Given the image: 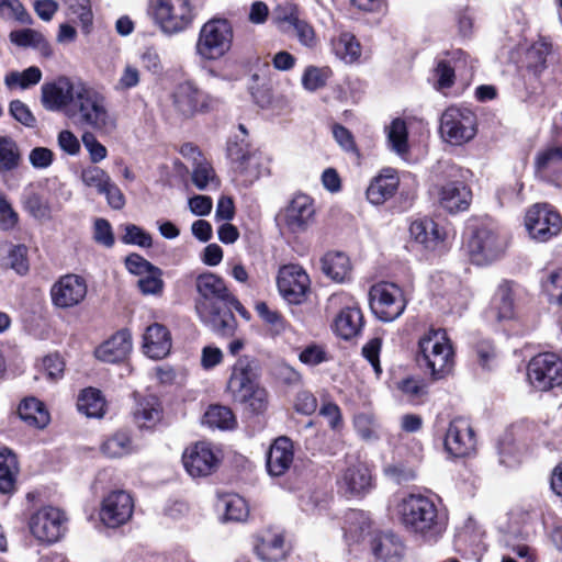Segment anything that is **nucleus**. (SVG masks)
Returning a JSON list of instances; mask_svg holds the SVG:
<instances>
[{
  "label": "nucleus",
  "instance_id": "f257e3e1",
  "mask_svg": "<svg viewBox=\"0 0 562 562\" xmlns=\"http://www.w3.org/2000/svg\"><path fill=\"white\" fill-rule=\"evenodd\" d=\"M195 289V311L201 322L218 336L233 337L238 324L228 311L233 293L225 281L215 273L205 272L198 276Z\"/></svg>",
  "mask_w": 562,
  "mask_h": 562
},
{
  "label": "nucleus",
  "instance_id": "f03ea898",
  "mask_svg": "<svg viewBox=\"0 0 562 562\" xmlns=\"http://www.w3.org/2000/svg\"><path fill=\"white\" fill-rule=\"evenodd\" d=\"M404 528L427 543H436L447 529V516L436 503L422 494H409L397 505Z\"/></svg>",
  "mask_w": 562,
  "mask_h": 562
},
{
  "label": "nucleus",
  "instance_id": "7ed1b4c3",
  "mask_svg": "<svg viewBox=\"0 0 562 562\" xmlns=\"http://www.w3.org/2000/svg\"><path fill=\"white\" fill-rule=\"evenodd\" d=\"M71 105L67 117L77 127L93 131L102 136L116 131L117 121L108 108L106 98L87 82Z\"/></svg>",
  "mask_w": 562,
  "mask_h": 562
},
{
  "label": "nucleus",
  "instance_id": "20e7f679",
  "mask_svg": "<svg viewBox=\"0 0 562 562\" xmlns=\"http://www.w3.org/2000/svg\"><path fill=\"white\" fill-rule=\"evenodd\" d=\"M257 375L255 358L241 356L233 364L226 386L233 402L254 413L263 412L268 403L267 391L257 383Z\"/></svg>",
  "mask_w": 562,
  "mask_h": 562
},
{
  "label": "nucleus",
  "instance_id": "39448f33",
  "mask_svg": "<svg viewBox=\"0 0 562 562\" xmlns=\"http://www.w3.org/2000/svg\"><path fill=\"white\" fill-rule=\"evenodd\" d=\"M420 358L434 379L445 376L453 366V350L445 329H430L419 340Z\"/></svg>",
  "mask_w": 562,
  "mask_h": 562
},
{
  "label": "nucleus",
  "instance_id": "423d86ee",
  "mask_svg": "<svg viewBox=\"0 0 562 562\" xmlns=\"http://www.w3.org/2000/svg\"><path fill=\"white\" fill-rule=\"evenodd\" d=\"M233 29L225 19L204 23L195 43V53L202 60H217L232 47Z\"/></svg>",
  "mask_w": 562,
  "mask_h": 562
},
{
  "label": "nucleus",
  "instance_id": "0eeeda50",
  "mask_svg": "<svg viewBox=\"0 0 562 562\" xmlns=\"http://www.w3.org/2000/svg\"><path fill=\"white\" fill-rule=\"evenodd\" d=\"M150 14L156 25L167 35L183 32L194 19L189 0H151Z\"/></svg>",
  "mask_w": 562,
  "mask_h": 562
},
{
  "label": "nucleus",
  "instance_id": "6e6552de",
  "mask_svg": "<svg viewBox=\"0 0 562 562\" xmlns=\"http://www.w3.org/2000/svg\"><path fill=\"white\" fill-rule=\"evenodd\" d=\"M507 248V238L497 227L482 224L472 231L468 241V250L472 262L479 266L488 265L499 259Z\"/></svg>",
  "mask_w": 562,
  "mask_h": 562
},
{
  "label": "nucleus",
  "instance_id": "1a4fd4ad",
  "mask_svg": "<svg viewBox=\"0 0 562 562\" xmlns=\"http://www.w3.org/2000/svg\"><path fill=\"white\" fill-rule=\"evenodd\" d=\"M170 99L175 112L186 119L198 113L210 112L218 104L216 98L202 91L193 81L189 80L178 83L173 88Z\"/></svg>",
  "mask_w": 562,
  "mask_h": 562
},
{
  "label": "nucleus",
  "instance_id": "9d476101",
  "mask_svg": "<svg viewBox=\"0 0 562 562\" xmlns=\"http://www.w3.org/2000/svg\"><path fill=\"white\" fill-rule=\"evenodd\" d=\"M86 82L81 79H72L60 76L52 82H46L41 88V101L43 106L52 112H67L72 106Z\"/></svg>",
  "mask_w": 562,
  "mask_h": 562
},
{
  "label": "nucleus",
  "instance_id": "9b49d317",
  "mask_svg": "<svg viewBox=\"0 0 562 562\" xmlns=\"http://www.w3.org/2000/svg\"><path fill=\"white\" fill-rule=\"evenodd\" d=\"M440 133L451 145L465 144L476 134V116L469 109L450 106L441 115Z\"/></svg>",
  "mask_w": 562,
  "mask_h": 562
},
{
  "label": "nucleus",
  "instance_id": "f8f14e48",
  "mask_svg": "<svg viewBox=\"0 0 562 562\" xmlns=\"http://www.w3.org/2000/svg\"><path fill=\"white\" fill-rule=\"evenodd\" d=\"M327 308H340L334 322L338 336L348 340L361 331L363 315L351 295L345 292L331 294L327 301Z\"/></svg>",
  "mask_w": 562,
  "mask_h": 562
},
{
  "label": "nucleus",
  "instance_id": "ddd939ff",
  "mask_svg": "<svg viewBox=\"0 0 562 562\" xmlns=\"http://www.w3.org/2000/svg\"><path fill=\"white\" fill-rule=\"evenodd\" d=\"M527 378L537 391H549L562 384V360L553 352H542L533 358L527 367Z\"/></svg>",
  "mask_w": 562,
  "mask_h": 562
},
{
  "label": "nucleus",
  "instance_id": "4468645a",
  "mask_svg": "<svg viewBox=\"0 0 562 562\" xmlns=\"http://www.w3.org/2000/svg\"><path fill=\"white\" fill-rule=\"evenodd\" d=\"M370 306L379 319L392 322L403 314L406 301L400 286L383 282L371 288Z\"/></svg>",
  "mask_w": 562,
  "mask_h": 562
},
{
  "label": "nucleus",
  "instance_id": "2eb2a0df",
  "mask_svg": "<svg viewBox=\"0 0 562 562\" xmlns=\"http://www.w3.org/2000/svg\"><path fill=\"white\" fill-rule=\"evenodd\" d=\"M525 225L531 238L547 241L562 229V218L548 204H535L526 213Z\"/></svg>",
  "mask_w": 562,
  "mask_h": 562
},
{
  "label": "nucleus",
  "instance_id": "dca6fc26",
  "mask_svg": "<svg viewBox=\"0 0 562 562\" xmlns=\"http://www.w3.org/2000/svg\"><path fill=\"white\" fill-rule=\"evenodd\" d=\"M277 285L281 296L288 303L301 304L307 297L311 280L301 266L290 263L279 269Z\"/></svg>",
  "mask_w": 562,
  "mask_h": 562
},
{
  "label": "nucleus",
  "instance_id": "f3484780",
  "mask_svg": "<svg viewBox=\"0 0 562 562\" xmlns=\"http://www.w3.org/2000/svg\"><path fill=\"white\" fill-rule=\"evenodd\" d=\"M66 517L53 506H44L35 512L29 521L31 533L41 542L54 543L65 531Z\"/></svg>",
  "mask_w": 562,
  "mask_h": 562
},
{
  "label": "nucleus",
  "instance_id": "a211bd4d",
  "mask_svg": "<svg viewBox=\"0 0 562 562\" xmlns=\"http://www.w3.org/2000/svg\"><path fill=\"white\" fill-rule=\"evenodd\" d=\"M134 510L132 496L125 491H113L102 501L100 519L109 528H117L130 520Z\"/></svg>",
  "mask_w": 562,
  "mask_h": 562
},
{
  "label": "nucleus",
  "instance_id": "6ab92c4d",
  "mask_svg": "<svg viewBox=\"0 0 562 562\" xmlns=\"http://www.w3.org/2000/svg\"><path fill=\"white\" fill-rule=\"evenodd\" d=\"M182 462L186 471L192 477H203L216 470L220 459L213 451L211 443L200 441L184 450Z\"/></svg>",
  "mask_w": 562,
  "mask_h": 562
},
{
  "label": "nucleus",
  "instance_id": "aec40b11",
  "mask_svg": "<svg viewBox=\"0 0 562 562\" xmlns=\"http://www.w3.org/2000/svg\"><path fill=\"white\" fill-rule=\"evenodd\" d=\"M315 213L313 199L307 194L297 193L284 207L282 216L291 233L301 234L314 223Z\"/></svg>",
  "mask_w": 562,
  "mask_h": 562
},
{
  "label": "nucleus",
  "instance_id": "412c9836",
  "mask_svg": "<svg viewBox=\"0 0 562 562\" xmlns=\"http://www.w3.org/2000/svg\"><path fill=\"white\" fill-rule=\"evenodd\" d=\"M475 436L468 419L457 417L452 419L445 437L446 450L456 458H463L475 450Z\"/></svg>",
  "mask_w": 562,
  "mask_h": 562
},
{
  "label": "nucleus",
  "instance_id": "4be33fe9",
  "mask_svg": "<svg viewBox=\"0 0 562 562\" xmlns=\"http://www.w3.org/2000/svg\"><path fill=\"white\" fill-rule=\"evenodd\" d=\"M53 303L61 308H69L78 305L87 295V283L83 278L77 274L61 277L50 290Z\"/></svg>",
  "mask_w": 562,
  "mask_h": 562
},
{
  "label": "nucleus",
  "instance_id": "5701e85b",
  "mask_svg": "<svg viewBox=\"0 0 562 562\" xmlns=\"http://www.w3.org/2000/svg\"><path fill=\"white\" fill-rule=\"evenodd\" d=\"M339 492L347 497L362 496L372 488L370 470L363 463L346 468L337 480Z\"/></svg>",
  "mask_w": 562,
  "mask_h": 562
},
{
  "label": "nucleus",
  "instance_id": "b1692460",
  "mask_svg": "<svg viewBox=\"0 0 562 562\" xmlns=\"http://www.w3.org/2000/svg\"><path fill=\"white\" fill-rule=\"evenodd\" d=\"M274 21L282 33L295 36L303 46L313 48L317 45L314 29L305 20L300 19L294 9L278 13Z\"/></svg>",
  "mask_w": 562,
  "mask_h": 562
},
{
  "label": "nucleus",
  "instance_id": "393cba45",
  "mask_svg": "<svg viewBox=\"0 0 562 562\" xmlns=\"http://www.w3.org/2000/svg\"><path fill=\"white\" fill-rule=\"evenodd\" d=\"M227 155L236 173L245 176L249 181L258 178V158L255 150L244 139L231 143L227 147Z\"/></svg>",
  "mask_w": 562,
  "mask_h": 562
},
{
  "label": "nucleus",
  "instance_id": "a878e982",
  "mask_svg": "<svg viewBox=\"0 0 562 562\" xmlns=\"http://www.w3.org/2000/svg\"><path fill=\"white\" fill-rule=\"evenodd\" d=\"M172 339L169 329L159 323L149 325L143 335L144 353L154 360L167 357L171 350Z\"/></svg>",
  "mask_w": 562,
  "mask_h": 562
},
{
  "label": "nucleus",
  "instance_id": "bb28decb",
  "mask_svg": "<svg viewBox=\"0 0 562 562\" xmlns=\"http://www.w3.org/2000/svg\"><path fill=\"white\" fill-rule=\"evenodd\" d=\"M294 451L288 437L277 438L267 452V471L271 476L283 475L293 463Z\"/></svg>",
  "mask_w": 562,
  "mask_h": 562
},
{
  "label": "nucleus",
  "instance_id": "cd10ccee",
  "mask_svg": "<svg viewBox=\"0 0 562 562\" xmlns=\"http://www.w3.org/2000/svg\"><path fill=\"white\" fill-rule=\"evenodd\" d=\"M439 204L449 213L467 211L472 201L471 190L461 181H449L439 190Z\"/></svg>",
  "mask_w": 562,
  "mask_h": 562
},
{
  "label": "nucleus",
  "instance_id": "c85d7f7f",
  "mask_svg": "<svg viewBox=\"0 0 562 562\" xmlns=\"http://www.w3.org/2000/svg\"><path fill=\"white\" fill-rule=\"evenodd\" d=\"M132 350V335L127 329H121L95 349V357L104 362L123 361Z\"/></svg>",
  "mask_w": 562,
  "mask_h": 562
},
{
  "label": "nucleus",
  "instance_id": "c756f323",
  "mask_svg": "<svg viewBox=\"0 0 562 562\" xmlns=\"http://www.w3.org/2000/svg\"><path fill=\"white\" fill-rule=\"evenodd\" d=\"M411 236L426 249H439L447 237L446 231L431 218L416 220L409 227Z\"/></svg>",
  "mask_w": 562,
  "mask_h": 562
},
{
  "label": "nucleus",
  "instance_id": "7c9ffc66",
  "mask_svg": "<svg viewBox=\"0 0 562 562\" xmlns=\"http://www.w3.org/2000/svg\"><path fill=\"white\" fill-rule=\"evenodd\" d=\"M400 179L393 169H384L376 176L367 189V199L374 205L383 204L398 189Z\"/></svg>",
  "mask_w": 562,
  "mask_h": 562
},
{
  "label": "nucleus",
  "instance_id": "2f4dec72",
  "mask_svg": "<svg viewBox=\"0 0 562 562\" xmlns=\"http://www.w3.org/2000/svg\"><path fill=\"white\" fill-rule=\"evenodd\" d=\"M562 147H549L537 153L535 173L542 180H553L561 172Z\"/></svg>",
  "mask_w": 562,
  "mask_h": 562
},
{
  "label": "nucleus",
  "instance_id": "473e14b6",
  "mask_svg": "<svg viewBox=\"0 0 562 562\" xmlns=\"http://www.w3.org/2000/svg\"><path fill=\"white\" fill-rule=\"evenodd\" d=\"M258 558L265 562H278L285 557L284 538L281 532H263L255 546Z\"/></svg>",
  "mask_w": 562,
  "mask_h": 562
},
{
  "label": "nucleus",
  "instance_id": "72a5a7b5",
  "mask_svg": "<svg viewBox=\"0 0 562 562\" xmlns=\"http://www.w3.org/2000/svg\"><path fill=\"white\" fill-rule=\"evenodd\" d=\"M373 554L384 562H400L404 553V544L393 533H381L372 539Z\"/></svg>",
  "mask_w": 562,
  "mask_h": 562
},
{
  "label": "nucleus",
  "instance_id": "f704fd0d",
  "mask_svg": "<svg viewBox=\"0 0 562 562\" xmlns=\"http://www.w3.org/2000/svg\"><path fill=\"white\" fill-rule=\"evenodd\" d=\"M322 271L333 281L341 283L350 278L351 263L349 257L341 251H328L321 259Z\"/></svg>",
  "mask_w": 562,
  "mask_h": 562
},
{
  "label": "nucleus",
  "instance_id": "c9c22d12",
  "mask_svg": "<svg viewBox=\"0 0 562 562\" xmlns=\"http://www.w3.org/2000/svg\"><path fill=\"white\" fill-rule=\"evenodd\" d=\"M515 288L516 284L507 280L499 283L492 301L498 321L509 319L514 316Z\"/></svg>",
  "mask_w": 562,
  "mask_h": 562
},
{
  "label": "nucleus",
  "instance_id": "e433bc0d",
  "mask_svg": "<svg viewBox=\"0 0 562 562\" xmlns=\"http://www.w3.org/2000/svg\"><path fill=\"white\" fill-rule=\"evenodd\" d=\"M18 414L24 423L35 428H44L49 423V414L44 404L34 397L22 401Z\"/></svg>",
  "mask_w": 562,
  "mask_h": 562
},
{
  "label": "nucleus",
  "instance_id": "4c0bfd02",
  "mask_svg": "<svg viewBox=\"0 0 562 562\" xmlns=\"http://www.w3.org/2000/svg\"><path fill=\"white\" fill-rule=\"evenodd\" d=\"M19 471L15 454L7 447L0 448V492L11 493L14 490Z\"/></svg>",
  "mask_w": 562,
  "mask_h": 562
},
{
  "label": "nucleus",
  "instance_id": "58836bf2",
  "mask_svg": "<svg viewBox=\"0 0 562 562\" xmlns=\"http://www.w3.org/2000/svg\"><path fill=\"white\" fill-rule=\"evenodd\" d=\"M43 74L37 66H31L23 71L11 70L5 74L3 83L9 90H27L42 80Z\"/></svg>",
  "mask_w": 562,
  "mask_h": 562
},
{
  "label": "nucleus",
  "instance_id": "ea45409f",
  "mask_svg": "<svg viewBox=\"0 0 562 562\" xmlns=\"http://www.w3.org/2000/svg\"><path fill=\"white\" fill-rule=\"evenodd\" d=\"M133 415L139 428H151L160 420L161 408L155 397H148L137 403Z\"/></svg>",
  "mask_w": 562,
  "mask_h": 562
},
{
  "label": "nucleus",
  "instance_id": "a19ab883",
  "mask_svg": "<svg viewBox=\"0 0 562 562\" xmlns=\"http://www.w3.org/2000/svg\"><path fill=\"white\" fill-rule=\"evenodd\" d=\"M77 407L87 417L101 418L105 413V400L99 390L89 387L80 393Z\"/></svg>",
  "mask_w": 562,
  "mask_h": 562
},
{
  "label": "nucleus",
  "instance_id": "79ce46f5",
  "mask_svg": "<svg viewBox=\"0 0 562 562\" xmlns=\"http://www.w3.org/2000/svg\"><path fill=\"white\" fill-rule=\"evenodd\" d=\"M331 47L335 55L347 64H351L360 57V44L350 33H341L337 38H334Z\"/></svg>",
  "mask_w": 562,
  "mask_h": 562
},
{
  "label": "nucleus",
  "instance_id": "37998d69",
  "mask_svg": "<svg viewBox=\"0 0 562 562\" xmlns=\"http://www.w3.org/2000/svg\"><path fill=\"white\" fill-rule=\"evenodd\" d=\"M11 43L20 47L37 48L44 54H48L49 45L42 33L33 29H22L12 31L9 34Z\"/></svg>",
  "mask_w": 562,
  "mask_h": 562
},
{
  "label": "nucleus",
  "instance_id": "c03bdc74",
  "mask_svg": "<svg viewBox=\"0 0 562 562\" xmlns=\"http://www.w3.org/2000/svg\"><path fill=\"white\" fill-rule=\"evenodd\" d=\"M133 450L132 439L125 431L115 432L101 446L103 454L110 458H122L133 452Z\"/></svg>",
  "mask_w": 562,
  "mask_h": 562
},
{
  "label": "nucleus",
  "instance_id": "a18cd8bd",
  "mask_svg": "<svg viewBox=\"0 0 562 562\" xmlns=\"http://www.w3.org/2000/svg\"><path fill=\"white\" fill-rule=\"evenodd\" d=\"M345 527V537L352 542L360 541L370 531V520L362 513L352 510L347 514Z\"/></svg>",
  "mask_w": 562,
  "mask_h": 562
},
{
  "label": "nucleus",
  "instance_id": "49530a36",
  "mask_svg": "<svg viewBox=\"0 0 562 562\" xmlns=\"http://www.w3.org/2000/svg\"><path fill=\"white\" fill-rule=\"evenodd\" d=\"M203 423L211 428L232 429L236 424V419L228 407L212 405L205 412Z\"/></svg>",
  "mask_w": 562,
  "mask_h": 562
},
{
  "label": "nucleus",
  "instance_id": "de8ad7c7",
  "mask_svg": "<svg viewBox=\"0 0 562 562\" xmlns=\"http://www.w3.org/2000/svg\"><path fill=\"white\" fill-rule=\"evenodd\" d=\"M21 155L16 143L8 137L0 136V173L12 171L19 167Z\"/></svg>",
  "mask_w": 562,
  "mask_h": 562
},
{
  "label": "nucleus",
  "instance_id": "09e8293b",
  "mask_svg": "<svg viewBox=\"0 0 562 562\" xmlns=\"http://www.w3.org/2000/svg\"><path fill=\"white\" fill-rule=\"evenodd\" d=\"M22 204L24 210L36 220H47L50 216L48 201L34 190H26L24 192Z\"/></svg>",
  "mask_w": 562,
  "mask_h": 562
},
{
  "label": "nucleus",
  "instance_id": "8fccbe9b",
  "mask_svg": "<svg viewBox=\"0 0 562 562\" xmlns=\"http://www.w3.org/2000/svg\"><path fill=\"white\" fill-rule=\"evenodd\" d=\"M137 288L144 295L160 296L165 288L161 269L155 266L140 276L137 280Z\"/></svg>",
  "mask_w": 562,
  "mask_h": 562
},
{
  "label": "nucleus",
  "instance_id": "3c124183",
  "mask_svg": "<svg viewBox=\"0 0 562 562\" xmlns=\"http://www.w3.org/2000/svg\"><path fill=\"white\" fill-rule=\"evenodd\" d=\"M191 179L199 190H206L209 188L217 189L220 187V180L213 167L207 161H201L195 165Z\"/></svg>",
  "mask_w": 562,
  "mask_h": 562
},
{
  "label": "nucleus",
  "instance_id": "603ef678",
  "mask_svg": "<svg viewBox=\"0 0 562 562\" xmlns=\"http://www.w3.org/2000/svg\"><path fill=\"white\" fill-rule=\"evenodd\" d=\"M387 140L391 148L400 155L407 153V127L403 120L395 119L387 128Z\"/></svg>",
  "mask_w": 562,
  "mask_h": 562
},
{
  "label": "nucleus",
  "instance_id": "864d4df0",
  "mask_svg": "<svg viewBox=\"0 0 562 562\" xmlns=\"http://www.w3.org/2000/svg\"><path fill=\"white\" fill-rule=\"evenodd\" d=\"M541 286L549 301L561 306L562 318V268L550 271L547 278L541 281Z\"/></svg>",
  "mask_w": 562,
  "mask_h": 562
},
{
  "label": "nucleus",
  "instance_id": "5fc2aeb1",
  "mask_svg": "<svg viewBox=\"0 0 562 562\" xmlns=\"http://www.w3.org/2000/svg\"><path fill=\"white\" fill-rule=\"evenodd\" d=\"M0 18L32 24L33 20L20 0H0Z\"/></svg>",
  "mask_w": 562,
  "mask_h": 562
},
{
  "label": "nucleus",
  "instance_id": "6e6d98bb",
  "mask_svg": "<svg viewBox=\"0 0 562 562\" xmlns=\"http://www.w3.org/2000/svg\"><path fill=\"white\" fill-rule=\"evenodd\" d=\"M225 507V519L232 521H243L248 516V506L246 501L236 494L226 495L223 498Z\"/></svg>",
  "mask_w": 562,
  "mask_h": 562
},
{
  "label": "nucleus",
  "instance_id": "4d7b16f0",
  "mask_svg": "<svg viewBox=\"0 0 562 562\" xmlns=\"http://www.w3.org/2000/svg\"><path fill=\"white\" fill-rule=\"evenodd\" d=\"M124 235L121 237L123 244L136 245L142 248H149L153 246V238L149 233L135 224L122 225Z\"/></svg>",
  "mask_w": 562,
  "mask_h": 562
},
{
  "label": "nucleus",
  "instance_id": "13d9d810",
  "mask_svg": "<svg viewBox=\"0 0 562 562\" xmlns=\"http://www.w3.org/2000/svg\"><path fill=\"white\" fill-rule=\"evenodd\" d=\"M80 179L86 187L94 188L100 193L104 190L111 177L105 170L97 166H88L81 170Z\"/></svg>",
  "mask_w": 562,
  "mask_h": 562
},
{
  "label": "nucleus",
  "instance_id": "bf43d9fd",
  "mask_svg": "<svg viewBox=\"0 0 562 562\" xmlns=\"http://www.w3.org/2000/svg\"><path fill=\"white\" fill-rule=\"evenodd\" d=\"M330 70L327 67L310 66L302 76V85L308 91H315L326 86Z\"/></svg>",
  "mask_w": 562,
  "mask_h": 562
},
{
  "label": "nucleus",
  "instance_id": "052dcab7",
  "mask_svg": "<svg viewBox=\"0 0 562 562\" xmlns=\"http://www.w3.org/2000/svg\"><path fill=\"white\" fill-rule=\"evenodd\" d=\"M8 266L18 274L27 273L30 265L27 259V248L24 245L11 246L8 251Z\"/></svg>",
  "mask_w": 562,
  "mask_h": 562
},
{
  "label": "nucleus",
  "instance_id": "680f3d73",
  "mask_svg": "<svg viewBox=\"0 0 562 562\" xmlns=\"http://www.w3.org/2000/svg\"><path fill=\"white\" fill-rule=\"evenodd\" d=\"M353 425L362 439L370 440L378 438V424L369 413H358L355 416Z\"/></svg>",
  "mask_w": 562,
  "mask_h": 562
},
{
  "label": "nucleus",
  "instance_id": "e2e57ef3",
  "mask_svg": "<svg viewBox=\"0 0 562 562\" xmlns=\"http://www.w3.org/2000/svg\"><path fill=\"white\" fill-rule=\"evenodd\" d=\"M81 139L92 164H98L106 158L108 149L97 139L93 133L86 131Z\"/></svg>",
  "mask_w": 562,
  "mask_h": 562
},
{
  "label": "nucleus",
  "instance_id": "0e129e2a",
  "mask_svg": "<svg viewBox=\"0 0 562 562\" xmlns=\"http://www.w3.org/2000/svg\"><path fill=\"white\" fill-rule=\"evenodd\" d=\"M93 239L95 243L111 248L114 245V235L110 222L105 218H97L93 226Z\"/></svg>",
  "mask_w": 562,
  "mask_h": 562
},
{
  "label": "nucleus",
  "instance_id": "69168bd1",
  "mask_svg": "<svg viewBox=\"0 0 562 562\" xmlns=\"http://www.w3.org/2000/svg\"><path fill=\"white\" fill-rule=\"evenodd\" d=\"M139 59L142 63V66L150 71L154 75H159L164 70V66L160 59V56L158 54V50L153 47L148 46L145 47L144 50L139 55Z\"/></svg>",
  "mask_w": 562,
  "mask_h": 562
},
{
  "label": "nucleus",
  "instance_id": "338daca9",
  "mask_svg": "<svg viewBox=\"0 0 562 562\" xmlns=\"http://www.w3.org/2000/svg\"><path fill=\"white\" fill-rule=\"evenodd\" d=\"M384 474L396 484L412 481L416 476L415 471L404 464H389L384 468Z\"/></svg>",
  "mask_w": 562,
  "mask_h": 562
},
{
  "label": "nucleus",
  "instance_id": "774afa93",
  "mask_svg": "<svg viewBox=\"0 0 562 562\" xmlns=\"http://www.w3.org/2000/svg\"><path fill=\"white\" fill-rule=\"evenodd\" d=\"M57 143L59 148L67 155L76 156L80 153V142L69 130H63L58 133Z\"/></svg>",
  "mask_w": 562,
  "mask_h": 562
}]
</instances>
